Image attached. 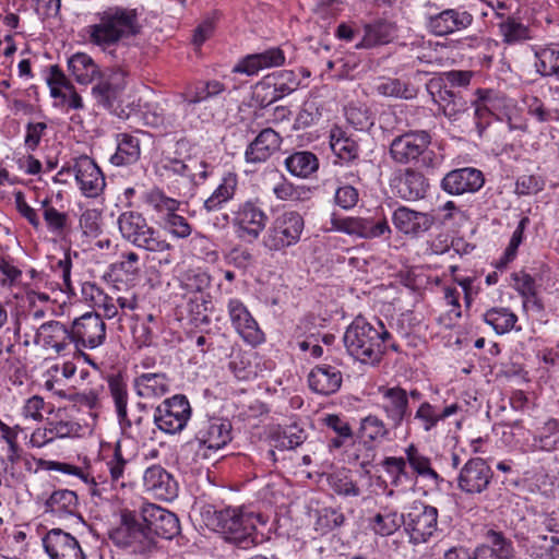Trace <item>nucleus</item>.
I'll list each match as a JSON object with an SVG mask.
<instances>
[{
  "mask_svg": "<svg viewBox=\"0 0 559 559\" xmlns=\"http://www.w3.org/2000/svg\"><path fill=\"white\" fill-rule=\"evenodd\" d=\"M525 103L528 114L538 122L559 121V109L547 108L538 97L528 96Z\"/></svg>",
  "mask_w": 559,
  "mask_h": 559,
  "instance_id": "61",
  "label": "nucleus"
},
{
  "mask_svg": "<svg viewBox=\"0 0 559 559\" xmlns=\"http://www.w3.org/2000/svg\"><path fill=\"white\" fill-rule=\"evenodd\" d=\"M224 91V84L219 81L213 80L200 82L195 86L188 87L187 91L181 94V97L188 105H194L217 96Z\"/></svg>",
  "mask_w": 559,
  "mask_h": 559,
  "instance_id": "50",
  "label": "nucleus"
},
{
  "mask_svg": "<svg viewBox=\"0 0 559 559\" xmlns=\"http://www.w3.org/2000/svg\"><path fill=\"white\" fill-rule=\"evenodd\" d=\"M254 98L261 106H267L281 98L277 90V83L264 80L259 82L254 87Z\"/></svg>",
  "mask_w": 559,
  "mask_h": 559,
  "instance_id": "63",
  "label": "nucleus"
},
{
  "mask_svg": "<svg viewBox=\"0 0 559 559\" xmlns=\"http://www.w3.org/2000/svg\"><path fill=\"white\" fill-rule=\"evenodd\" d=\"M227 311L233 326L246 343L257 346L264 342V333L241 300L229 299Z\"/></svg>",
  "mask_w": 559,
  "mask_h": 559,
  "instance_id": "17",
  "label": "nucleus"
},
{
  "mask_svg": "<svg viewBox=\"0 0 559 559\" xmlns=\"http://www.w3.org/2000/svg\"><path fill=\"white\" fill-rule=\"evenodd\" d=\"M433 216L412 210L407 206H399L392 214L394 227L402 234L411 237H417L433 225Z\"/></svg>",
  "mask_w": 559,
  "mask_h": 559,
  "instance_id": "25",
  "label": "nucleus"
},
{
  "mask_svg": "<svg viewBox=\"0 0 559 559\" xmlns=\"http://www.w3.org/2000/svg\"><path fill=\"white\" fill-rule=\"evenodd\" d=\"M343 382L342 372L334 366L322 364L311 369L308 376L309 388L321 395L336 393Z\"/></svg>",
  "mask_w": 559,
  "mask_h": 559,
  "instance_id": "29",
  "label": "nucleus"
},
{
  "mask_svg": "<svg viewBox=\"0 0 559 559\" xmlns=\"http://www.w3.org/2000/svg\"><path fill=\"white\" fill-rule=\"evenodd\" d=\"M497 27L506 45H516L532 38L530 26L513 14L509 17H503L502 21H498Z\"/></svg>",
  "mask_w": 559,
  "mask_h": 559,
  "instance_id": "41",
  "label": "nucleus"
},
{
  "mask_svg": "<svg viewBox=\"0 0 559 559\" xmlns=\"http://www.w3.org/2000/svg\"><path fill=\"white\" fill-rule=\"evenodd\" d=\"M406 463L420 477L431 479L435 484L442 481L440 475L431 467V461L424 455L415 444H409L405 449Z\"/></svg>",
  "mask_w": 559,
  "mask_h": 559,
  "instance_id": "47",
  "label": "nucleus"
},
{
  "mask_svg": "<svg viewBox=\"0 0 559 559\" xmlns=\"http://www.w3.org/2000/svg\"><path fill=\"white\" fill-rule=\"evenodd\" d=\"M484 321L490 325L497 334H504L514 328L518 317L508 308L496 307L484 313Z\"/></svg>",
  "mask_w": 559,
  "mask_h": 559,
  "instance_id": "52",
  "label": "nucleus"
},
{
  "mask_svg": "<svg viewBox=\"0 0 559 559\" xmlns=\"http://www.w3.org/2000/svg\"><path fill=\"white\" fill-rule=\"evenodd\" d=\"M231 441V424L223 418H207L199 423L194 438L187 447L194 451V462L211 460L213 454Z\"/></svg>",
  "mask_w": 559,
  "mask_h": 559,
  "instance_id": "7",
  "label": "nucleus"
},
{
  "mask_svg": "<svg viewBox=\"0 0 559 559\" xmlns=\"http://www.w3.org/2000/svg\"><path fill=\"white\" fill-rule=\"evenodd\" d=\"M40 210L47 230L59 238H66L71 231V219L67 212L56 209L49 198L40 201Z\"/></svg>",
  "mask_w": 559,
  "mask_h": 559,
  "instance_id": "36",
  "label": "nucleus"
},
{
  "mask_svg": "<svg viewBox=\"0 0 559 559\" xmlns=\"http://www.w3.org/2000/svg\"><path fill=\"white\" fill-rule=\"evenodd\" d=\"M109 391L115 403L116 413L122 430L131 429L133 425L140 427L143 423L142 416L130 418L127 412L128 390L127 385L119 379L109 381Z\"/></svg>",
  "mask_w": 559,
  "mask_h": 559,
  "instance_id": "35",
  "label": "nucleus"
},
{
  "mask_svg": "<svg viewBox=\"0 0 559 559\" xmlns=\"http://www.w3.org/2000/svg\"><path fill=\"white\" fill-rule=\"evenodd\" d=\"M74 178L82 193L87 198L98 197L106 183L100 168L94 159L82 155L75 159L73 165Z\"/></svg>",
  "mask_w": 559,
  "mask_h": 559,
  "instance_id": "21",
  "label": "nucleus"
},
{
  "mask_svg": "<svg viewBox=\"0 0 559 559\" xmlns=\"http://www.w3.org/2000/svg\"><path fill=\"white\" fill-rule=\"evenodd\" d=\"M344 344L350 356L365 365L378 366L388 348L400 353V345L381 321L376 324L357 317L346 329Z\"/></svg>",
  "mask_w": 559,
  "mask_h": 559,
  "instance_id": "1",
  "label": "nucleus"
},
{
  "mask_svg": "<svg viewBox=\"0 0 559 559\" xmlns=\"http://www.w3.org/2000/svg\"><path fill=\"white\" fill-rule=\"evenodd\" d=\"M286 170L294 177L308 178L319 168V159L312 152L298 151L285 158Z\"/></svg>",
  "mask_w": 559,
  "mask_h": 559,
  "instance_id": "39",
  "label": "nucleus"
},
{
  "mask_svg": "<svg viewBox=\"0 0 559 559\" xmlns=\"http://www.w3.org/2000/svg\"><path fill=\"white\" fill-rule=\"evenodd\" d=\"M181 283L189 292L202 293L210 286L211 277L206 272L201 271L200 269L188 270L183 274Z\"/></svg>",
  "mask_w": 559,
  "mask_h": 559,
  "instance_id": "62",
  "label": "nucleus"
},
{
  "mask_svg": "<svg viewBox=\"0 0 559 559\" xmlns=\"http://www.w3.org/2000/svg\"><path fill=\"white\" fill-rule=\"evenodd\" d=\"M71 269L72 261L69 253H64L62 259H59L51 265L52 275L56 280H59V288L64 293L73 292Z\"/></svg>",
  "mask_w": 559,
  "mask_h": 559,
  "instance_id": "58",
  "label": "nucleus"
},
{
  "mask_svg": "<svg viewBox=\"0 0 559 559\" xmlns=\"http://www.w3.org/2000/svg\"><path fill=\"white\" fill-rule=\"evenodd\" d=\"M35 343L41 344L45 348H51L57 354H64L73 344L71 328L55 320L43 323L37 329Z\"/></svg>",
  "mask_w": 559,
  "mask_h": 559,
  "instance_id": "26",
  "label": "nucleus"
},
{
  "mask_svg": "<svg viewBox=\"0 0 559 559\" xmlns=\"http://www.w3.org/2000/svg\"><path fill=\"white\" fill-rule=\"evenodd\" d=\"M68 69L79 84H90L100 75L98 66L84 52L73 55L68 61Z\"/></svg>",
  "mask_w": 559,
  "mask_h": 559,
  "instance_id": "42",
  "label": "nucleus"
},
{
  "mask_svg": "<svg viewBox=\"0 0 559 559\" xmlns=\"http://www.w3.org/2000/svg\"><path fill=\"white\" fill-rule=\"evenodd\" d=\"M428 187L426 177L413 168H406L401 176L395 178L396 193L405 201H417L425 198Z\"/></svg>",
  "mask_w": 559,
  "mask_h": 559,
  "instance_id": "32",
  "label": "nucleus"
},
{
  "mask_svg": "<svg viewBox=\"0 0 559 559\" xmlns=\"http://www.w3.org/2000/svg\"><path fill=\"white\" fill-rule=\"evenodd\" d=\"M329 484L337 495L357 497L360 495L358 485L343 472H336L329 476Z\"/></svg>",
  "mask_w": 559,
  "mask_h": 559,
  "instance_id": "60",
  "label": "nucleus"
},
{
  "mask_svg": "<svg viewBox=\"0 0 559 559\" xmlns=\"http://www.w3.org/2000/svg\"><path fill=\"white\" fill-rule=\"evenodd\" d=\"M267 215L258 201L248 200L233 212L231 224L236 235L247 241H255L266 227Z\"/></svg>",
  "mask_w": 559,
  "mask_h": 559,
  "instance_id": "10",
  "label": "nucleus"
},
{
  "mask_svg": "<svg viewBox=\"0 0 559 559\" xmlns=\"http://www.w3.org/2000/svg\"><path fill=\"white\" fill-rule=\"evenodd\" d=\"M345 515L341 509L326 507L316 511L314 530L320 535L341 527L345 523Z\"/></svg>",
  "mask_w": 559,
  "mask_h": 559,
  "instance_id": "53",
  "label": "nucleus"
},
{
  "mask_svg": "<svg viewBox=\"0 0 559 559\" xmlns=\"http://www.w3.org/2000/svg\"><path fill=\"white\" fill-rule=\"evenodd\" d=\"M473 108L474 99L471 100V105L468 106L461 96H457V98L451 105L450 103L445 104L444 116L452 121H464L466 119V127L473 129Z\"/></svg>",
  "mask_w": 559,
  "mask_h": 559,
  "instance_id": "57",
  "label": "nucleus"
},
{
  "mask_svg": "<svg viewBox=\"0 0 559 559\" xmlns=\"http://www.w3.org/2000/svg\"><path fill=\"white\" fill-rule=\"evenodd\" d=\"M74 348L78 352L95 349L106 341V323L96 312H86L76 318L71 324Z\"/></svg>",
  "mask_w": 559,
  "mask_h": 559,
  "instance_id": "13",
  "label": "nucleus"
},
{
  "mask_svg": "<svg viewBox=\"0 0 559 559\" xmlns=\"http://www.w3.org/2000/svg\"><path fill=\"white\" fill-rule=\"evenodd\" d=\"M283 139L272 128H265L248 144L245 160L248 164H262L281 150Z\"/></svg>",
  "mask_w": 559,
  "mask_h": 559,
  "instance_id": "24",
  "label": "nucleus"
},
{
  "mask_svg": "<svg viewBox=\"0 0 559 559\" xmlns=\"http://www.w3.org/2000/svg\"><path fill=\"white\" fill-rule=\"evenodd\" d=\"M135 393L142 399H157L170 390V379L164 372H144L133 380Z\"/></svg>",
  "mask_w": 559,
  "mask_h": 559,
  "instance_id": "33",
  "label": "nucleus"
},
{
  "mask_svg": "<svg viewBox=\"0 0 559 559\" xmlns=\"http://www.w3.org/2000/svg\"><path fill=\"white\" fill-rule=\"evenodd\" d=\"M431 136L427 131L406 132L393 139L390 144L391 158L401 165L416 163L420 167L433 168L437 156L429 150Z\"/></svg>",
  "mask_w": 559,
  "mask_h": 559,
  "instance_id": "5",
  "label": "nucleus"
},
{
  "mask_svg": "<svg viewBox=\"0 0 559 559\" xmlns=\"http://www.w3.org/2000/svg\"><path fill=\"white\" fill-rule=\"evenodd\" d=\"M191 413L188 399L182 394H176L156 407L154 423L159 430L175 435L186 428Z\"/></svg>",
  "mask_w": 559,
  "mask_h": 559,
  "instance_id": "11",
  "label": "nucleus"
},
{
  "mask_svg": "<svg viewBox=\"0 0 559 559\" xmlns=\"http://www.w3.org/2000/svg\"><path fill=\"white\" fill-rule=\"evenodd\" d=\"M330 230H336L362 239H374L382 236L390 237L392 229L385 217L374 221L372 217L347 216L333 213Z\"/></svg>",
  "mask_w": 559,
  "mask_h": 559,
  "instance_id": "12",
  "label": "nucleus"
},
{
  "mask_svg": "<svg viewBox=\"0 0 559 559\" xmlns=\"http://www.w3.org/2000/svg\"><path fill=\"white\" fill-rule=\"evenodd\" d=\"M374 90L380 96L403 99H412L416 97L417 94V91L414 86L395 78H385L379 80L374 86Z\"/></svg>",
  "mask_w": 559,
  "mask_h": 559,
  "instance_id": "49",
  "label": "nucleus"
},
{
  "mask_svg": "<svg viewBox=\"0 0 559 559\" xmlns=\"http://www.w3.org/2000/svg\"><path fill=\"white\" fill-rule=\"evenodd\" d=\"M238 188V176L235 173H226L221 183L212 192V194L204 201V209L207 212H214L222 209L228 201L233 200Z\"/></svg>",
  "mask_w": 559,
  "mask_h": 559,
  "instance_id": "37",
  "label": "nucleus"
},
{
  "mask_svg": "<svg viewBox=\"0 0 559 559\" xmlns=\"http://www.w3.org/2000/svg\"><path fill=\"white\" fill-rule=\"evenodd\" d=\"M45 512L59 518L79 513V497L74 490L57 489L44 502Z\"/></svg>",
  "mask_w": 559,
  "mask_h": 559,
  "instance_id": "34",
  "label": "nucleus"
},
{
  "mask_svg": "<svg viewBox=\"0 0 559 559\" xmlns=\"http://www.w3.org/2000/svg\"><path fill=\"white\" fill-rule=\"evenodd\" d=\"M459 411L460 406L456 403H451L440 407L437 404L423 401L418 405L413 419L418 421L420 428L425 432H430L438 426L440 421L452 415H455Z\"/></svg>",
  "mask_w": 559,
  "mask_h": 559,
  "instance_id": "31",
  "label": "nucleus"
},
{
  "mask_svg": "<svg viewBox=\"0 0 559 559\" xmlns=\"http://www.w3.org/2000/svg\"><path fill=\"white\" fill-rule=\"evenodd\" d=\"M163 167L173 175L188 179L193 186L202 183L210 176L206 162L191 155L182 159L168 157L165 159Z\"/></svg>",
  "mask_w": 559,
  "mask_h": 559,
  "instance_id": "27",
  "label": "nucleus"
},
{
  "mask_svg": "<svg viewBox=\"0 0 559 559\" xmlns=\"http://www.w3.org/2000/svg\"><path fill=\"white\" fill-rule=\"evenodd\" d=\"M535 68L542 76L559 79V46H546L535 50Z\"/></svg>",
  "mask_w": 559,
  "mask_h": 559,
  "instance_id": "48",
  "label": "nucleus"
},
{
  "mask_svg": "<svg viewBox=\"0 0 559 559\" xmlns=\"http://www.w3.org/2000/svg\"><path fill=\"white\" fill-rule=\"evenodd\" d=\"M143 486L156 499L171 501L178 496V484L160 465L147 467L143 474Z\"/></svg>",
  "mask_w": 559,
  "mask_h": 559,
  "instance_id": "23",
  "label": "nucleus"
},
{
  "mask_svg": "<svg viewBox=\"0 0 559 559\" xmlns=\"http://www.w3.org/2000/svg\"><path fill=\"white\" fill-rule=\"evenodd\" d=\"M141 155L140 140L128 133L117 135V151L110 157L115 166H127L136 163Z\"/></svg>",
  "mask_w": 559,
  "mask_h": 559,
  "instance_id": "38",
  "label": "nucleus"
},
{
  "mask_svg": "<svg viewBox=\"0 0 559 559\" xmlns=\"http://www.w3.org/2000/svg\"><path fill=\"white\" fill-rule=\"evenodd\" d=\"M493 471L481 457H472L460 468L456 485L457 489L467 496L485 492L491 485Z\"/></svg>",
  "mask_w": 559,
  "mask_h": 559,
  "instance_id": "14",
  "label": "nucleus"
},
{
  "mask_svg": "<svg viewBox=\"0 0 559 559\" xmlns=\"http://www.w3.org/2000/svg\"><path fill=\"white\" fill-rule=\"evenodd\" d=\"M145 203L151 206L156 213L162 216L168 215V213L178 211L180 202L174 198L167 197L159 189H152L144 197Z\"/></svg>",
  "mask_w": 559,
  "mask_h": 559,
  "instance_id": "54",
  "label": "nucleus"
},
{
  "mask_svg": "<svg viewBox=\"0 0 559 559\" xmlns=\"http://www.w3.org/2000/svg\"><path fill=\"white\" fill-rule=\"evenodd\" d=\"M257 519L254 513L247 512L242 508L227 507L214 511L209 519V525L225 540L246 549L257 544L254 535Z\"/></svg>",
  "mask_w": 559,
  "mask_h": 559,
  "instance_id": "3",
  "label": "nucleus"
},
{
  "mask_svg": "<svg viewBox=\"0 0 559 559\" xmlns=\"http://www.w3.org/2000/svg\"><path fill=\"white\" fill-rule=\"evenodd\" d=\"M284 63V51L278 47H273L264 50L263 52L253 53L245 57L235 66L234 72L245 73L247 75H254L260 70L272 67H281Z\"/></svg>",
  "mask_w": 559,
  "mask_h": 559,
  "instance_id": "30",
  "label": "nucleus"
},
{
  "mask_svg": "<svg viewBox=\"0 0 559 559\" xmlns=\"http://www.w3.org/2000/svg\"><path fill=\"white\" fill-rule=\"evenodd\" d=\"M117 223L122 238L139 249L166 251L171 248V243L139 212L126 211L119 215Z\"/></svg>",
  "mask_w": 559,
  "mask_h": 559,
  "instance_id": "6",
  "label": "nucleus"
},
{
  "mask_svg": "<svg viewBox=\"0 0 559 559\" xmlns=\"http://www.w3.org/2000/svg\"><path fill=\"white\" fill-rule=\"evenodd\" d=\"M142 514L154 542H158V537L171 539L180 533L178 518L166 509L150 503L143 507Z\"/></svg>",
  "mask_w": 559,
  "mask_h": 559,
  "instance_id": "18",
  "label": "nucleus"
},
{
  "mask_svg": "<svg viewBox=\"0 0 559 559\" xmlns=\"http://www.w3.org/2000/svg\"><path fill=\"white\" fill-rule=\"evenodd\" d=\"M485 183V177L479 169L473 167L457 168L449 171L441 181V188L451 195L474 193Z\"/></svg>",
  "mask_w": 559,
  "mask_h": 559,
  "instance_id": "22",
  "label": "nucleus"
},
{
  "mask_svg": "<svg viewBox=\"0 0 559 559\" xmlns=\"http://www.w3.org/2000/svg\"><path fill=\"white\" fill-rule=\"evenodd\" d=\"M128 441H118L115 445L114 454L107 461V467L110 475V481L114 487L124 488L127 483V466L131 462V455H128L123 448Z\"/></svg>",
  "mask_w": 559,
  "mask_h": 559,
  "instance_id": "43",
  "label": "nucleus"
},
{
  "mask_svg": "<svg viewBox=\"0 0 559 559\" xmlns=\"http://www.w3.org/2000/svg\"><path fill=\"white\" fill-rule=\"evenodd\" d=\"M160 226L164 230L178 239H186L192 233V226L186 217L177 214V211L170 212L166 216H162Z\"/></svg>",
  "mask_w": 559,
  "mask_h": 559,
  "instance_id": "55",
  "label": "nucleus"
},
{
  "mask_svg": "<svg viewBox=\"0 0 559 559\" xmlns=\"http://www.w3.org/2000/svg\"><path fill=\"white\" fill-rule=\"evenodd\" d=\"M473 126L481 136L490 124L491 118L500 116V110L506 107L507 98L491 90L477 88L474 93Z\"/></svg>",
  "mask_w": 559,
  "mask_h": 559,
  "instance_id": "15",
  "label": "nucleus"
},
{
  "mask_svg": "<svg viewBox=\"0 0 559 559\" xmlns=\"http://www.w3.org/2000/svg\"><path fill=\"white\" fill-rule=\"evenodd\" d=\"M138 33V14L135 10L111 7L99 14V23L88 27L92 44L104 49L117 44L121 38Z\"/></svg>",
  "mask_w": 559,
  "mask_h": 559,
  "instance_id": "4",
  "label": "nucleus"
},
{
  "mask_svg": "<svg viewBox=\"0 0 559 559\" xmlns=\"http://www.w3.org/2000/svg\"><path fill=\"white\" fill-rule=\"evenodd\" d=\"M111 544L134 556L148 558L158 550V542H154L150 528L141 516L130 510H122L119 521L108 530Z\"/></svg>",
  "mask_w": 559,
  "mask_h": 559,
  "instance_id": "2",
  "label": "nucleus"
},
{
  "mask_svg": "<svg viewBox=\"0 0 559 559\" xmlns=\"http://www.w3.org/2000/svg\"><path fill=\"white\" fill-rule=\"evenodd\" d=\"M403 516V525L413 544L426 543L437 530V508L421 501H414Z\"/></svg>",
  "mask_w": 559,
  "mask_h": 559,
  "instance_id": "9",
  "label": "nucleus"
},
{
  "mask_svg": "<svg viewBox=\"0 0 559 559\" xmlns=\"http://www.w3.org/2000/svg\"><path fill=\"white\" fill-rule=\"evenodd\" d=\"M305 229V219L297 211H284L275 216L263 236L264 248L274 252L296 246Z\"/></svg>",
  "mask_w": 559,
  "mask_h": 559,
  "instance_id": "8",
  "label": "nucleus"
},
{
  "mask_svg": "<svg viewBox=\"0 0 559 559\" xmlns=\"http://www.w3.org/2000/svg\"><path fill=\"white\" fill-rule=\"evenodd\" d=\"M43 546L50 559H86L79 540L61 528L48 531Z\"/></svg>",
  "mask_w": 559,
  "mask_h": 559,
  "instance_id": "19",
  "label": "nucleus"
},
{
  "mask_svg": "<svg viewBox=\"0 0 559 559\" xmlns=\"http://www.w3.org/2000/svg\"><path fill=\"white\" fill-rule=\"evenodd\" d=\"M210 300L204 295H195L187 302V312L191 322L195 325H204L210 323L209 310Z\"/></svg>",
  "mask_w": 559,
  "mask_h": 559,
  "instance_id": "56",
  "label": "nucleus"
},
{
  "mask_svg": "<svg viewBox=\"0 0 559 559\" xmlns=\"http://www.w3.org/2000/svg\"><path fill=\"white\" fill-rule=\"evenodd\" d=\"M403 513L384 509L370 519L369 526L378 535L390 536L403 525Z\"/></svg>",
  "mask_w": 559,
  "mask_h": 559,
  "instance_id": "51",
  "label": "nucleus"
},
{
  "mask_svg": "<svg viewBox=\"0 0 559 559\" xmlns=\"http://www.w3.org/2000/svg\"><path fill=\"white\" fill-rule=\"evenodd\" d=\"M330 146L333 153L345 163L354 162L359 156L358 143L340 127L331 130Z\"/></svg>",
  "mask_w": 559,
  "mask_h": 559,
  "instance_id": "40",
  "label": "nucleus"
},
{
  "mask_svg": "<svg viewBox=\"0 0 559 559\" xmlns=\"http://www.w3.org/2000/svg\"><path fill=\"white\" fill-rule=\"evenodd\" d=\"M395 32V25L388 21L380 20L372 24H368L365 26L364 38L357 47L371 48L377 45L386 44L393 39Z\"/></svg>",
  "mask_w": 559,
  "mask_h": 559,
  "instance_id": "45",
  "label": "nucleus"
},
{
  "mask_svg": "<svg viewBox=\"0 0 559 559\" xmlns=\"http://www.w3.org/2000/svg\"><path fill=\"white\" fill-rule=\"evenodd\" d=\"M389 433L382 419L369 415L361 420L360 436L365 440L377 441L384 439Z\"/></svg>",
  "mask_w": 559,
  "mask_h": 559,
  "instance_id": "59",
  "label": "nucleus"
},
{
  "mask_svg": "<svg viewBox=\"0 0 559 559\" xmlns=\"http://www.w3.org/2000/svg\"><path fill=\"white\" fill-rule=\"evenodd\" d=\"M559 448V420L549 418L533 436L531 451L552 452Z\"/></svg>",
  "mask_w": 559,
  "mask_h": 559,
  "instance_id": "44",
  "label": "nucleus"
},
{
  "mask_svg": "<svg viewBox=\"0 0 559 559\" xmlns=\"http://www.w3.org/2000/svg\"><path fill=\"white\" fill-rule=\"evenodd\" d=\"M473 21V15L466 10L445 9L427 16L426 27L435 36H447L466 29Z\"/></svg>",
  "mask_w": 559,
  "mask_h": 559,
  "instance_id": "20",
  "label": "nucleus"
},
{
  "mask_svg": "<svg viewBox=\"0 0 559 559\" xmlns=\"http://www.w3.org/2000/svg\"><path fill=\"white\" fill-rule=\"evenodd\" d=\"M41 466L47 471H57L63 474L73 475L81 479L84 484L88 486V490L93 496H102L104 483H97L94 477H90L87 473H85L81 467L57 461H41Z\"/></svg>",
  "mask_w": 559,
  "mask_h": 559,
  "instance_id": "46",
  "label": "nucleus"
},
{
  "mask_svg": "<svg viewBox=\"0 0 559 559\" xmlns=\"http://www.w3.org/2000/svg\"><path fill=\"white\" fill-rule=\"evenodd\" d=\"M92 94L98 106L110 109L114 107L115 102L119 98L121 93L100 81L92 88Z\"/></svg>",
  "mask_w": 559,
  "mask_h": 559,
  "instance_id": "64",
  "label": "nucleus"
},
{
  "mask_svg": "<svg viewBox=\"0 0 559 559\" xmlns=\"http://www.w3.org/2000/svg\"><path fill=\"white\" fill-rule=\"evenodd\" d=\"M379 393L381 394V408L388 420L392 423L393 428L401 427L405 420L411 421L412 411L408 394L404 388L382 385L379 388Z\"/></svg>",
  "mask_w": 559,
  "mask_h": 559,
  "instance_id": "16",
  "label": "nucleus"
},
{
  "mask_svg": "<svg viewBox=\"0 0 559 559\" xmlns=\"http://www.w3.org/2000/svg\"><path fill=\"white\" fill-rule=\"evenodd\" d=\"M484 539L475 548L472 559H514L513 543L502 532L488 530Z\"/></svg>",
  "mask_w": 559,
  "mask_h": 559,
  "instance_id": "28",
  "label": "nucleus"
}]
</instances>
